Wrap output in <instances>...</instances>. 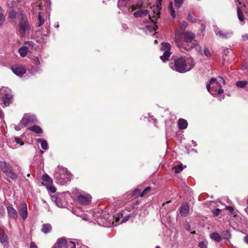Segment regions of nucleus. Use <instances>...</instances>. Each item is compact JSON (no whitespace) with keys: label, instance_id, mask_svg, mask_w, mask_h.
<instances>
[{"label":"nucleus","instance_id":"nucleus-23","mask_svg":"<svg viewBox=\"0 0 248 248\" xmlns=\"http://www.w3.org/2000/svg\"><path fill=\"white\" fill-rule=\"evenodd\" d=\"M3 104L5 106L9 105L12 101V95L9 93H5L2 97Z\"/></svg>","mask_w":248,"mask_h":248},{"label":"nucleus","instance_id":"nucleus-53","mask_svg":"<svg viewBox=\"0 0 248 248\" xmlns=\"http://www.w3.org/2000/svg\"><path fill=\"white\" fill-rule=\"evenodd\" d=\"M186 230L187 231H190V226H189V224H187L186 227Z\"/></svg>","mask_w":248,"mask_h":248},{"label":"nucleus","instance_id":"nucleus-49","mask_svg":"<svg viewBox=\"0 0 248 248\" xmlns=\"http://www.w3.org/2000/svg\"><path fill=\"white\" fill-rule=\"evenodd\" d=\"M30 248H38L37 246L33 243L31 242L30 244Z\"/></svg>","mask_w":248,"mask_h":248},{"label":"nucleus","instance_id":"nucleus-58","mask_svg":"<svg viewBox=\"0 0 248 248\" xmlns=\"http://www.w3.org/2000/svg\"><path fill=\"white\" fill-rule=\"evenodd\" d=\"M40 153L41 154H43L44 153V151L43 150H40Z\"/></svg>","mask_w":248,"mask_h":248},{"label":"nucleus","instance_id":"nucleus-31","mask_svg":"<svg viewBox=\"0 0 248 248\" xmlns=\"http://www.w3.org/2000/svg\"><path fill=\"white\" fill-rule=\"evenodd\" d=\"M231 235L229 231H224L222 232L221 237L224 239H229L231 238Z\"/></svg>","mask_w":248,"mask_h":248},{"label":"nucleus","instance_id":"nucleus-63","mask_svg":"<svg viewBox=\"0 0 248 248\" xmlns=\"http://www.w3.org/2000/svg\"><path fill=\"white\" fill-rule=\"evenodd\" d=\"M83 248H86L85 246H83Z\"/></svg>","mask_w":248,"mask_h":248},{"label":"nucleus","instance_id":"nucleus-13","mask_svg":"<svg viewBox=\"0 0 248 248\" xmlns=\"http://www.w3.org/2000/svg\"><path fill=\"white\" fill-rule=\"evenodd\" d=\"M12 70L15 74L20 77H22L26 72V68L21 65L13 66Z\"/></svg>","mask_w":248,"mask_h":248},{"label":"nucleus","instance_id":"nucleus-27","mask_svg":"<svg viewBox=\"0 0 248 248\" xmlns=\"http://www.w3.org/2000/svg\"><path fill=\"white\" fill-rule=\"evenodd\" d=\"M28 129L30 131L34 132V133L38 134H41L43 133L42 129L39 126L34 125L31 127L28 128Z\"/></svg>","mask_w":248,"mask_h":248},{"label":"nucleus","instance_id":"nucleus-37","mask_svg":"<svg viewBox=\"0 0 248 248\" xmlns=\"http://www.w3.org/2000/svg\"><path fill=\"white\" fill-rule=\"evenodd\" d=\"M247 82L246 81H237L236 83V85L237 87H240V88H243L247 85Z\"/></svg>","mask_w":248,"mask_h":248},{"label":"nucleus","instance_id":"nucleus-44","mask_svg":"<svg viewBox=\"0 0 248 248\" xmlns=\"http://www.w3.org/2000/svg\"><path fill=\"white\" fill-rule=\"evenodd\" d=\"M204 53L205 55L206 56L208 57H210L211 56V54H210V51L206 47H205L204 48Z\"/></svg>","mask_w":248,"mask_h":248},{"label":"nucleus","instance_id":"nucleus-48","mask_svg":"<svg viewBox=\"0 0 248 248\" xmlns=\"http://www.w3.org/2000/svg\"><path fill=\"white\" fill-rule=\"evenodd\" d=\"M233 218L234 219H237V220H242V217L240 216H238V215H234L233 216Z\"/></svg>","mask_w":248,"mask_h":248},{"label":"nucleus","instance_id":"nucleus-29","mask_svg":"<svg viewBox=\"0 0 248 248\" xmlns=\"http://www.w3.org/2000/svg\"><path fill=\"white\" fill-rule=\"evenodd\" d=\"M237 14L239 20L241 22H244V14L241 9L240 7L237 6Z\"/></svg>","mask_w":248,"mask_h":248},{"label":"nucleus","instance_id":"nucleus-25","mask_svg":"<svg viewBox=\"0 0 248 248\" xmlns=\"http://www.w3.org/2000/svg\"><path fill=\"white\" fill-rule=\"evenodd\" d=\"M178 125L180 129H185L187 128L188 124L186 120L180 118L178 120Z\"/></svg>","mask_w":248,"mask_h":248},{"label":"nucleus","instance_id":"nucleus-32","mask_svg":"<svg viewBox=\"0 0 248 248\" xmlns=\"http://www.w3.org/2000/svg\"><path fill=\"white\" fill-rule=\"evenodd\" d=\"M173 170L175 173H179L180 172L183 170V168L182 165H179L175 166L173 168Z\"/></svg>","mask_w":248,"mask_h":248},{"label":"nucleus","instance_id":"nucleus-24","mask_svg":"<svg viewBox=\"0 0 248 248\" xmlns=\"http://www.w3.org/2000/svg\"><path fill=\"white\" fill-rule=\"evenodd\" d=\"M42 180L43 181V185L47 186L49 184H52V179L46 174L42 176Z\"/></svg>","mask_w":248,"mask_h":248},{"label":"nucleus","instance_id":"nucleus-14","mask_svg":"<svg viewBox=\"0 0 248 248\" xmlns=\"http://www.w3.org/2000/svg\"><path fill=\"white\" fill-rule=\"evenodd\" d=\"M125 215V212L124 211H123L121 213H118L117 215V217H116V220H115L116 223L115 224V223L114 222H113V224L114 225H117V222L118 221V220H119L121 218H123V219L121 221V223L125 222L126 221L128 220L130 217V215H129L124 217V216Z\"/></svg>","mask_w":248,"mask_h":248},{"label":"nucleus","instance_id":"nucleus-54","mask_svg":"<svg viewBox=\"0 0 248 248\" xmlns=\"http://www.w3.org/2000/svg\"><path fill=\"white\" fill-rule=\"evenodd\" d=\"M247 204H248V207H247V208H246L245 209V212L247 213V214L248 215V200Z\"/></svg>","mask_w":248,"mask_h":248},{"label":"nucleus","instance_id":"nucleus-17","mask_svg":"<svg viewBox=\"0 0 248 248\" xmlns=\"http://www.w3.org/2000/svg\"><path fill=\"white\" fill-rule=\"evenodd\" d=\"M0 168L5 174L13 169L10 165L5 161H0Z\"/></svg>","mask_w":248,"mask_h":248},{"label":"nucleus","instance_id":"nucleus-39","mask_svg":"<svg viewBox=\"0 0 248 248\" xmlns=\"http://www.w3.org/2000/svg\"><path fill=\"white\" fill-rule=\"evenodd\" d=\"M207 243L206 241H201L199 243V247L200 248H207Z\"/></svg>","mask_w":248,"mask_h":248},{"label":"nucleus","instance_id":"nucleus-62","mask_svg":"<svg viewBox=\"0 0 248 248\" xmlns=\"http://www.w3.org/2000/svg\"><path fill=\"white\" fill-rule=\"evenodd\" d=\"M156 248H159V246H156Z\"/></svg>","mask_w":248,"mask_h":248},{"label":"nucleus","instance_id":"nucleus-35","mask_svg":"<svg viewBox=\"0 0 248 248\" xmlns=\"http://www.w3.org/2000/svg\"><path fill=\"white\" fill-rule=\"evenodd\" d=\"M151 190V187L147 186L146 187L144 190L140 194V197H142L146 195L149 192H150Z\"/></svg>","mask_w":248,"mask_h":248},{"label":"nucleus","instance_id":"nucleus-60","mask_svg":"<svg viewBox=\"0 0 248 248\" xmlns=\"http://www.w3.org/2000/svg\"><path fill=\"white\" fill-rule=\"evenodd\" d=\"M154 43H155V44L157 43V40H155V42H154Z\"/></svg>","mask_w":248,"mask_h":248},{"label":"nucleus","instance_id":"nucleus-9","mask_svg":"<svg viewBox=\"0 0 248 248\" xmlns=\"http://www.w3.org/2000/svg\"><path fill=\"white\" fill-rule=\"evenodd\" d=\"M34 43L32 41H27L24 45L18 49V52L22 57H24L27 54L29 48L33 47Z\"/></svg>","mask_w":248,"mask_h":248},{"label":"nucleus","instance_id":"nucleus-47","mask_svg":"<svg viewBox=\"0 0 248 248\" xmlns=\"http://www.w3.org/2000/svg\"><path fill=\"white\" fill-rule=\"evenodd\" d=\"M226 209L229 210L232 214H234V213L233 212V209L232 207L230 206H226Z\"/></svg>","mask_w":248,"mask_h":248},{"label":"nucleus","instance_id":"nucleus-41","mask_svg":"<svg viewBox=\"0 0 248 248\" xmlns=\"http://www.w3.org/2000/svg\"><path fill=\"white\" fill-rule=\"evenodd\" d=\"M175 5L177 8L180 7L181 4L183 2L184 0H174Z\"/></svg>","mask_w":248,"mask_h":248},{"label":"nucleus","instance_id":"nucleus-7","mask_svg":"<svg viewBox=\"0 0 248 248\" xmlns=\"http://www.w3.org/2000/svg\"><path fill=\"white\" fill-rule=\"evenodd\" d=\"M36 121V118L34 114H25L19 123L15 126V129L16 131H19L27 125L35 123Z\"/></svg>","mask_w":248,"mask_h":248},{"label":"nucleus","instance_id":"nucleus-59","mask_svg":"<svg viewBox=\"0 0 248 248\" xmlns=\"http://www.w3.org/2000/svg\"><path fill=\"white\" fill-rule=\"evenodd\" d=\"M59 27V24H57V25L55 26V28H58Z\"/></svg>","mask_w":248,"mask_h":248},{"label":"nucleus","instance_id":"nucleus-34","mask_svg":"<svg viewBox=\"0 0 248 248\" xmlns=\"http://www.w3.org/2000/svg\"><path fill=\"white\" fill-rule=\"evenodd\" d=\"M169 8L170 11L171 15L172 17V18H174L176 16L175 15V12L173 8V3L172 2H170L169 4Z\"/></svg>","mask_w":248,"mask_h":248},{"label":"nucleus","instance_id":"nucleus-1","mask_svg":"<svg viewBox=\"0 0 248 248\" xmlns=\"http://www.w3.org/2000/svg\"><path fill=\"white\" fill-rule=\"evenodd\" d=\"M147 0L148 1V5H150V0ZM161 5V0H155V3L152 6L150 7V9L151 10L150 11L143 5L142 0H139L136 4L128 6L127 8H125V10L123 12L127 15H130L133 12L134 17L137 18L148 16L146 22L150 21L152 25V26L147 25L146 28L149 31L151 32L156 29V20L159 17Z\"/></svg>","mask_w":248,"mask_h":248},{"label":"nucleus","instance_id":"nucleus-22","mask_svg":"<svg viewBox=\"0 0 248 248\" xmlns=\"http://www.w3.org/2000/svg\"><path fill=\"white\" fill-rule=\"evenodd\" d=\"M67 242L65 239L60 238L53 248H67Z\"/></svg>","mask_w":248,"mask_h":248},{"label":"nucleus","instance_id":"nucleus-43","mask_svg":"<svg viewBox=\"0 0 248 248\" xmlns=\"http://www.w3.org/2000/svg\"><path fill=\"white\" fill-rule=\"evenodd\" d=\"M15 140L17 143L21 145L24 144L21 139L19 137H15Z\"/></svg>","mask_w":248,"mask_h":248},{"label":"nucleus","instance_id":"nucleus-61","mask_svg":"<svg viewBox=\"0 0 248 248\" xmlns=\"http://www.w3.org/2000/svg\"><path fill=\"white\" fill-rule=\"evenodd\" d=\"M152 120H153L154 121H155V119H154V118H153V119H152Z\"/></svg>","mask_w":248,"mask_h":248},{"label":"nucleus","instance_id":"nucleus-55","mask_svg":"<svg viewBox=\"0 0 248 248\" xmlns=\"http://www.w3.org/2000/svg\"><path fill=\"white\" fill-rule=\"evenodd\" d=\"M234 2L236 3V4H237L238 3L241 4V2H239V0H234Z\"/></svg>","mask_w":248,"mask_h":248},{"label":"nucleus","instance_id":"nucleus-33","mask_svg":"<svg viewBox=\"0 0 248 248\" xmlns=\"http://www.w3.org/2000/svg\"><path fill=\"white\" fill-rule=\"evenodd\" d=\"M187 19L189 22H194L196 21V18L194 14L192 13H189L187 16Z\"/></svg>","mask_w":248,"mask_h":248},{"label":"nucleus","instance_id":"nucleus-46","mask_svg":"<svg viewBox=\"0 0 248 248\" xmlns=\"http://www.w3.org/2000/svg\"><path fill=\"white\" fill-rule=\"evenodd\" d=\"M33 62H34V63L36 65H38L39 64H40V60L39 59V58L38 57H35L34 58L33 60Z\"/></svg>","mask_w":248,"mask_h":248},{"label":"nucleus","instance_id":"nucleus-10","mask_svg":"<svg viewBox=\"0 0 248 248\" xmlns=\"http://www.w3.org/2000/svg\"><path fill=\"white\" fill-rule=\"evenodd\" d=\"M79 203L83 205H88L91 202V196L86 193H81L77 197Z\"/></svg>","mask_w":248,"mask_h":248},{"label":"nucleus","instance_id":"nucleus-28","mask_svg":"<svg viewBox=\"0 0 248 248\" xmlns=\"http://www.w3.org/2000/svg\"><path fill=\"white\" fill-rule=\"evenodd\" d=\"M210 237L212 239H213L217 242H220L222 239L221 236L217 232H213V233H211Z\"/></svg>","mask_w":248,"mask_h":248},{"label":"nucleus","instance_id":"nucleus-6","mask_svg":"<svg viewBox=\"0 0 248 248\" xmlns=\"http://www.w3.org/2000/svg\"><path fill=\"white\" fill-rule=\"evenodd\" d=\"M31 30L29 23L26 16L21 14L19 19V24L17 28V31L20 37H23L28 33Z\"/></svg>","mask_w":248,"mask_h":248},{"label":"nucleus","instance_id":"nucleus-16","mask_svg":"<svg viewBox=\"0 0 248 248\" xmlns=\"http://www.w3.org/2000/svg\"><path fill=\"white\" fill-rule=\"evenodd\" d=\"M7 210L9 217L14 220H16L17 217V213L15 209L12 206H7Z\"/></svg>","mask_w":248,"mask_h":248},{"label":"nucleus","instance_id":"nucleus-15","mask_svg":"<svg viewBox=\"0 0 248 248\" xmlns=\"http://www.w3.org/2000/svg\"><path fill=\"white\" fill-rule=\"evenodd\" d=\"M19 212L21 218L23 220H25L28 217V211H27V206L26 204L24 202L22 203L20 207Z\"/></svg>","mask_w":248,"mask_h":248},{"label":"nucleus","instance_id":"nucleus-21","mask_svg":"<svg viewBox=\"0 0 248 248\" xmlns=\"http://www.w3.org/2000/svg\"><path fill=\"white\" fill-rule=\"evenodd\" d=\"M5 175L7 177L6 180L9 182H11V181H16L17 177V174L14 171L13 169L6 173Z\"/></svg>","mask_w":248,"mask_h":248},{"label":"nucleus","instance_id":"nucleus-12","mask_svg":"<svg viewBox=\"0 0 248 248\" xmlns=\"http://www.w3.org/2000/svg\"><path fill=\"white\" fill-rule=\"evenodd\" d=\"M0 243L4 248H7L9 246V237L4 229L1 228H0Z\"/></svg>","mask_w":248,"mask_h":248},{"label":"nucleus","instance_id":"nucleus-56","mask_svg":"<svg viewBox=\"0 0 248 248\" xmlns=\"http://www.w3.org/2000/svg\"><path fill=\"white\" fill-rule=\"evenodd\" d=\"M19 1H20V0H13V1H12V2H14V3H16V2H19Z\"/></svg>","mask_w":248,"mask_h":248},{"label":"nucleus","instance_id":"nucleus-5","mask_svg":"<svg viewBox=\"0 0 248 248\" xmlns=\"http://www.w3.org/2000/svg\"><path fill=\"white\" fill-rule=\"evenodd\" d=\"M221 84H225V80L221 77H218V81H217L215 78H212L209 82V84H207L206 88L208 91L212 95L216 94H221L223 93V90L221 89Z\"/></svg>","mask_w":248,"mask_h":248},{"label":"nucleus","instance_id":"nucleus-26","mask_svg":"<svg viewBox=\"0 0 248 248\" xmlns=\"http://www.w3.org/2000/svg\"><path fill=\"white\" fill-rule=\"evenodd\" d=\"M51 230L52 227L50 224H44L42 225L41 231L43 233L46 234L49 232Z\"/></svg>","mask_w":248,"mask_h":248},{"label":"nucleus","instance_id":"nucleus-52","mask_svg":"<svg viewBox=\"0 0 248 248\" xmlns=\"http://www.w3.org/2000/svg\"><path fill=\"white\" fill-rule=\"evenodd\" d=\"M244 241L246 243L248 244V236L247 235L244 237Z\"/></svg>","mask_w":248,"mask_h":248},{"label":"nucleus","instance_id":"nucleus-30","mask_svg":"<svg viewBox=\"0 0 248 248\" xmlns=\"http://www.w3.org/2000/svg\"><path fill=\"white\" fill-rule=\"evenodd\" d=\"M37 141L41 143V147L43 149L46 150L48 149V145L46 140L42 139H37Z\"/></svg>","mask_w":248,"mask_h":248},{"label":"nucleus","instance_id":"nucleus-19","mask_svg":"<svg viewBox=\"0 0 248 248\" xmlns=\"http://www.w3.org/2000/svg\"><path fill=\"white\" fill-rule=\"evenodd\" d=\"M51 199L53 202H54L57 206L59 207L62 208L64 207V202L63 201V199L61 198V197L59 196H53L51 197Z\"/></svg>","mask_w":248,"mask_h":248},{"label":"nucleus","instance_id":"nucleus-42","mask_svg":"<svg viewBox=\"0 0 248 248\" xmlns=\"http://www.w3.org/2000/svg\"><path fill=\"white\" fill-rule=\"evenodd\" d=\"M16 12L14 11H12L11 12H9V17L10 18H14L16 17Z\"/></svg>","mask_w":248,"mask_h":248},{"label":"nucleus","instance_id":"nucleus-38","mask_svg":"<svg viewBox=\"0 0 248 248\" xmlns=\"http://www.w3.org/2000/svg\"><path fill=\"white\" fill-rule=\"evenodd\" d=\"M46 187L51 193H54L56 192V188L54 186H52V184L48 185L46 186Z\"/></svg>","mask_w":248,"mask_h":248},{"label":"nucleus","instance_id":"nucleus-4","mask_svg":"<svg viewBox=\"0 0 248 248\" xmlns=\"http://www.w3.org/2000/svg\"><path fill=\"white\" fill-rule=\"evenodd\" d=\"M72 174L67 169L62 167L58 166L54 173V178L57 183L61 185H64L67 182L70 181Z\"/></svg>","mask_w":248,"mask_h":248},{"label":"nucleus","instance_id":"nucleus-20","mask_svg":"<svg viewBox=\"0 0 248 248\" xmlns=\"http://www.w3.org/2000/svg\"><path fill=\"white\" fill-rule=\"evenodd\" d=\"M129 0H118L117 6L122 12L125 10V8H128Z\"/></svg>","mask_w":248,"mask_h":248},{"label":"nucleus","instance_id":"nucleus-18","mask_svg":"<svg viewBox=\"0 0 248 248\" xmlns=\"http://www.w3.org/2000/svg\"><path fill=\"white\" fill-rule=\"evenodd\" d=\"M189 211V206L187 203H184L181 205L180 209V213L183 217L188 216Z\"/></svg>","mask_w":248,"mask_h":248},{"label":"nucleus","instance_id":"nucleus-2","mask_svg":"<svg viewBox=\"0 0 248 248\" xmlns=\"http://www.w3.org/2000/svg\"><path fill=\"white\" fill-rule=\"evenodd\" d=\"M187 26L186 21L183 22L175 34V43L181 50H189L194 48L199 53L202 54L201 47L197 44L195 39V34L191 31H185Z\"/></svg>","mask_w":248,"mask_h":248},{"label":"nucleus","instance_id":"nucleus-3","mask_svg":"<svg viewBox=\"0 0 248 248\" xmlns=\"http://www.w3.org/2000/svg\"><path fill=\"white\" fill-rule=\"evenodd\" d=\"M194 66V60L190 57H177L174 60V62L170 63V67L172 70L181 73L190 71Z\"/></svg>","mask_w":248,"mask_h":248},{"label":"nucleus","instance_id":"nucleus-50","mask_svg":"<svg viewBox=\"0 0 248 248\" xmlns=\"http://www.w3.org/2000/svg\"><path fill=\"white\" fill-rule=\"evenodd\" d=\"M242 39L243 41H246L248 39V34H245L242 36Z\"/></svg>","mask_w":248,"mask_h":248},{"label":"nucleus","instance_id":"nucleus-45","mask_svg":"<svg viewBox=\"0 0 248 248\" xmlns=\"http://www.w3.org/2000/svg\"><path fill=\"white\" fill-rule=\"evenodd\" d=\"M68 247L70 248H75L76 244L75 242L73 241H70L69 244H68Z\"/></svg>","mask_w":248,"mask_h":248},{"label":"nucleus","instance_id":"nucleus-57","mask_svg":"<svg viewBox=\"0 0 248 248\" xmlns=\"http://www.w3.org/2000/svg\"><path fill=\"white\" fill-rule=\"evenodd\" d=\"M192 141L193 143L194 144V146H197V144L195 142V141H194V140H192Z\"/></svg>","mask_w":248,"mask_h":248},{"label":"nucleus","instance_id":"nucleus-51","mask_svg":"<svg viewBox=\"0 0 248 248\" xmlns=\"http://www.w3.org/2000/svg\"><path fill=\"white\" fill-rule=\"evenodd\" d=\"M140 192V190L139 189H136L133 193V195H136L138 193H139Z\"/></svg>","mask_w":248,"mask_h":248},{"label":"nucleus","instance_id":"nucleus-40","mask_svg":"<svg viewBox=\"0 0 248 248\" xmlns=\"http://www.w3.org/2000/svg\"><path fill=\"white\" fill-rule=\"evenodd\" d=\"M221 210L219 209H216L212 211L214 217H217L218 216L221 212Z\"/></svg>","mask_w":248,"mask_h":248},{"label":"nucleus","instance_id":"nucleus-36","mask_svg":"<svg viewBox=\"0 0 248 248\" xmlns=\"http://www.w3.org/2000/svg\"><path fill=\"white\" fill-rule=\"evenodd\" d=\"M38 20L39 23L37 26L40 27L45 22V19L43 17L41 16L40 12L38 13Z\"/></svg>","mask_w":248,"mask_h":248},{"label":"nucleus","instance_id":"nucleus-8","mask_svg":"<svg viewBox=\"0 0 248 248\" xmlns=\"http://www.w3.org/2000/svg\"><path fill=\"white\" fill-rule=\"evenodd\" d=\"M171 46L168 43H161V50L164 51L163 55L160 56V58L161 60L165 62L168 60L171 52H170Z\"/></svg>","mask_w":248,"mask_h":248},{"label":"nucleus","instance_id":"nucleus-11","mask_svg":"<svg viewBox=\"0 0 248 248\" xmlns=\"http://www.w3.org/2000/svg\"><path fill=\"white\" fill-rule=\"evenodd\" d=\"M214 31L217 36L222 39L228 38L231 37L232 34V32L231 31H220L217 26H214Z\"/></svg>","mask_w":248,"mask_h":248}]
</instances>
